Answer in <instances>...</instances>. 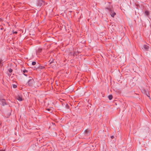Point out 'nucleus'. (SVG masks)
I'll use <instances>...</instances> for the list:
<instances>
[{
  "mask_svg": "<svg viewBox=\"0 0 151 151\" xmlns=\"http://www.w3.org/2000/svg\"><path fill=\"white\" fill-rule=\"evenodd\" d=\"M29 79L27 83L29 86H32L35 83L34 80L31 77H29Z\"/></svg>",
  "mask_w": 151,
  "mask_h": 151,
  "instance_id": "1",
  "label": "nucleus"
},
{
  "mask_svg": "<svg viewBox=\"0 0 151 151\" xmlns=\"http://www.w3.org/2000/svg\"><path fill=\"white\" fill-rule=\"evenodd\" d=\"M16 98L19 101H22L23 100L22 95L20 94H18L17 96H16Z\"/></svg>",
  "mask_w": 151,
  "mask_h": 151,
  "instance_id": "2",
  "label": "nucleus"
},
{
  "mask_svg": "<svg viewBox=\"0 0 151 151\" xmlns=\"http://www.w3.org/2000/svg\"><path fill=\"white\" fill-rule=\"evenodd\" d=\"M43 3V1L42 0H38L37 1V6H41Z\"/></svg>",
  "mask_w": 151,
  "mask_h": 151,
  "instance_id": "3",
  "label": "nucleus"
},
{
  "mask_svg": "<svg viewBox=\"0 0 151 151\" xmlns=\"http://www.w3.org/2000/svg\"><path fill=\"white\" fill-rule=\"evenodd\" d=\"M109 11L110 12V14L112 17H114V15L116 14L115 12H113L111 9L109 10Z\"/></svg>",
  "mask_w": 151,
  "mask_h": 151,
  "instance_id": "4",
  "label": "nucleus"
},
{
  "mask_svg": "<svg viewBox=\"0 0 151 151\" xmlns=\"http://www.w3.org/2000/svg\"><path fill=\"white\" fill-rule=\"evenodd\" d=\"M85 134L86 135H88L90 134V131L89 130L86 129L85 131Z\"/></svg>",
  "mask_w": 151,
  "mask_h": 151,
  "instance_id": "5",
  "label": "nucleus"
},
{
  "mask_svg": "<svg viewBox=\"0 0 151 151\" xmlns=\"http://www.w3.org/2000/svg\"><path fill=\"white\" fill-rule=\"evenodd\" d=\"M1 102L2 104L4 106L6 104L5 100L4 99H2L1 100Z\"/></svg>",
  "mask_w": 151,
  "mask_h": 151,
  "instance_id": "6",
  "label": "nucleus"
},
{
  "mask_svg": "<svg viewBox=\"0 0 151 151\" xmlns=\"http://www.w3.org/2000/svg\"><path fill=\"white\" fill-rule=\"evenodd\" d=\"M143 48L146 50H147L149 49V47L147 45H144L143 46Z\"/></svg>",
  "mask_w": 151,
  "mask_h": 151,
  "instance_id": "7",
  "label": "nucleus"
},
{
  "mask_svg": "<svg viewBox=\"0 0 151 151\" xmlns=\"http://www.w3.org/2000/svg\"><path fill=\"white\" fill-rule=\"evenodd\" d=\"M42 49L40 48H39L37 52V55L38 54L40 53L42 51Z\"/></svg>",
  "mask_w": 151,
  "mask_h": 151,
  "instance_id": "8",
  "label": "nucleus"
},
{
  "mask_svg": "<svg viewBox=\"0 0 151 151\" xmlns=\"http://www.w3.org/2000/svg\"><path fill=\"white\" fill-rule=\"evenodd\" d=\"M108 98L109 100H111L113 98V96L112 95H109L108 96Z\"/></svg>",
  "mask_w": 151,
  "mask_h": 151,
  "instance_id": "9",
  "label": "nucleus"
},
{
  "mask_svg": "<svg viewBox=\"0 0 151 151\" xmlns=\"http://www.w3.org/2000/svg\"><path fill=\"white\" fill-rule=\"evenodd\" d=\"M145 13L146 15H148L149 14V12L148 11H145Z\"/></svg>",
  "mask_w": 151,
  "mask_h": 151,
  "instance_id": "10",
  "label": "nucleus"
},
{
  "mask_svg": "<svg viewBox=\"0 0 151 151\" xmlns=\"http://www.w3.org/2000/svg\"><path fill=\"white\" fill-rule=\"evenodd\" d=\"M47 110L48 111H50V112H52V110L51 108H48L47 109Z\"/></svg>",
  "mask_w": 151,
  "mask_h": 151,
  "instance_id": "11",
  "label": "nucleus"
},
{
  "mask_svg": "<svg viewBox=\"0 0 151 151\" xmlns=\"http://www.w3.org/2000/svg\"><path fill=\"white\" fill-rule=\"evenodd\" d=\"M27 72H28V71L26 69H24V70H23V72L24 73H27Z\"/></svg>",
  "mask_w": 151,
  "mask_h": 151,
  "instance_id": "12",
  "label": "nucleus"
},
{
  "mask_svg": "<svg viewBox=\"0 0 151 151\" xmlns=\"http://www.w3.org/2000/svg\"><path fill=\"white\" fill-rule=\"evenodd\" d=\"M36 64V62H35L34 61L32 63V65H35Z\"/></svg>",
  "mask_w": 151,
  "mask_h": 151,
  "instance_id": "13",
  "label": "nucleus"
},
{
  "mask_svg": "<svg viewBox=\"0 0 151 151\" xmlns=\"http://www.w3.org/2000/svg\"><path fill=\"white\" fill-rule=\"evenodd\" d=\"M39 68H40L43 69V68H45V67L44 66H40Z\"/></svg>",
  "mask_w": 151,
  "mask_h": 151,
  "instance_id": "14",
  "label": "nucleus"
},
{
  "mask_svg": "<svg viewBox=\"0 0 151 151\" xmlns=\"http://www.w3.org/2000/svg\"><path fill=\"white\" fill-rule=\"evenodd\" d=\"M13 87L14 88H16L17 87V86L16 85H14V84H13Z\"/></svg>",
  "mask_w": 151,
  "mask_h": 151,
  "instance_id": "15",
  "label": "nucleus"
},
{
  "mask_svg": "<svg viewBox=\"0 0 151 151\" xmlns=\"http://www.w3.org/2000/svg\"><path fill=\"white\" fill-rule=\"evenodd\" d=\"M9 71L10 73H11L12 71V69L10 68L9 69Z\"/></svg>",
  "mask_w": 151,
  "mask_h": 151,
  "instance_id": "16",
  "label": "nucleus"
},
{
  "mask_svg": "<svg viewBox=\"0 0 151 151\" xmlns=\"http://www.w3.org/2000/svg\"><path fill=\"white\" fill-rule=\"evenodd\" d=\"M53 63H55L54 62H53L52 61L50 62V63L49 64L51 65V64H52Z\"/></svg>",
  "mask_w": 151,
  "mask_h": 151,
  "instance_id": "17",
  "label": "nucleus"
},
{
  "mask_svg": "<svg viewBox=\"0 0 151 151\" xmlns=\"http://www.w3.org/2000/svg\"><path fill=\"white\" fill-rule=\"evenodd\" d=\"M114 138V136H111V138L112 139H113V138Z\"/></svg>",
  "mask_w": 151,
  "mask_h": 151,
  "instance_id": "18",
  "label": "nucleus"
},
{
  "mask_svg": "<svg viewBox=\"0 0 151 151\" xmlns=\"http://www.w3.org/2000/svg\"><path fill=\"white\" fill-rule=\"evenodd\" d=\"M24 75L25 76H27V75L25 73H24Z\"/></svg>",
  "mask_w": 151,
  "mask_h": 151,
  "instance_id": "19",
  "label": "nucleus"
},
{
  "mask_svg": "<svg viewBox=\"0 0 151 151\" xmlns=\"http://www.w3.org/2000/svg\"><path fill=\"white\" fill-rule=\"evenodd\" d=\"M17 32L16 31H15L14 32V33H15V34H17Z\"/></svg>",
  "mask_w": 151,
  "mask_h": 151,
  "instance_id": "20",
  "label": "nucleus"
},
{
  "mask_svg": "<svg viewBox=\"0 0 151 151\" xmlns=\"http://www.w3.org/2000/svg\"><path fill=\"white\" fill-rule=\"evenodd\" d=\"M147 96H148V94H147Z\"/></svg>",
  "mask_w": 151,
  "mask_h": 151,
  "instance_id": "21",
  "label": "nucleus"
},
{
  "mask_svg": "<svg viewBox=\"0 0 151 151\" xmlns=\"http://www.w3.org/2000/svg\"><path fill=\"white\" fill-rule=\"evenodd\" d=\"M0 151H2L1 150H0Z\"/></svg>",
  "mask_w": 151,
  "mask_h": 151,
  "instance_id": "22",
  "label": "nucleus"
}]
</instances>
